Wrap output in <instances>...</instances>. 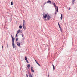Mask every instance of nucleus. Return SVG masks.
<instances>
[{"label": "nucleus", "instance_id": "5701e85b", "mask_svg": "<svg viewBox=\"0 0 77 77\" xmlns=\"http://www.w3.org/2000/svg\"><path fill=\"white\" fill-rule=\"evenodd\" d=\"M32 69H33V67H31V70H32Z\"/></svg>", "mask_w": 77, "mask_h": 77}, {"label": "nucleus", "instance_id": "dca6fc26", "mask_svg": "<svg viewBox=\"0 0 77 77\" xmlns=\"http://www.w3.org/2000/svg\"><path fill=\"white\" fill-rule=\"evenodd\" d=\"M12 42H14V38L13 37H12Z\"/></svg>", "mask_w": 77, "mask_h": 77}, {"label": "nucleus", "instance_id": "7ed1b4c3", "mask_svg": "<svg viewBox=\"0 0 77 77\" xmlns=\"http://www.w3.org/2000/svg\"><path fill=\"white\" fill-rule=\"evenodd\" d=\"M17 44L19 47H21V46H20V45H21V43H19V42H17Z\"/></svg>", "mask_w": 77, "mask_h": 77}, {"label": "nucleus", "instance_id": "4be33fe9", "mask_svg": "<svg viewBox=\"0 0 77 77\" xmlns=\"http://www.w3.org/2000/svg\"><path fill=\"white\" fill-rule=\"evenodd\" d=\"M16 41H18V37H17V38H16Z\"/></svg>", "mask_w": 77, "mask_h": 77}, {"label": "nucleus", "instance_id": "1a4fd4ad", "mask_svg": "<svg viewBox=\"0 0 77 77\" xmlns=\"http://www.w3.org/2000/svg\"><path fill=\"white\" fill-rule=\"evenodd\" d=\"M12 46L14 48V47H15L14 45V42H12Z\"/></svg>", "mask_w": 77, "mask_h": 77}, {"label": "nucleus", "instance_id": "c9c22d12", "mask_svg": "<svg viewBox=\"0 0 77 77\" xmlns=\"http://www.w3.org/2000/svg\"><path fill=\"white\" fill-rule=\"evenodd\" d=\"M48 50H50V49H49Z\"/></svg>", "mask_w": 77, "mask_h": 77}, {"label": "nucleus", "instance_id": "20e7f679", "mask_svg": "<svg viewBox=\"0 0 77 77\" xmlns=\"http://www.w3.org/2000/svg\"><path fill=\"white\" fill-rule=\"evenodd\" d=\"M20 29L18 30L17 31V32L16 34V37H17V35H18V34L19 33H20Z\"/></svg>", "mask_w": 77, "mask_h": 77}, {"label": "nucleus", "instance_id": "e433bc0d", "mask_svg": "<svg viewBox=\"0 0 77 77\" xmlns=\"http://www.w3.org/2000/svg\"><path fill=\"white\" fill-rule=\"evenodd\" d=\"M14 38H15V37H14Z\"/></svg>", "mask_w": 77, "mask_h": 77}, {"label": "nucleus", "instance_id": "9b49d317", "mask_svg": "<svg viewBox=\"0 0 77 77\" xmlns=\"http://www.w3.org/2000/svg\"><path fill=\"white\" fill-rule=\"evenodd\" d=\"M29 77H33V75H32L31 74H29Z\"/></svg>", "mask_w": 77, "mask_h": 77}, {"label": "nucleus", "instance_id": "ddd939ff", "mask_svg": "<svg viewBox=\"0 0 77 77\" xmlns=\"http://www.w3.org/2000/svg\"><path fill=\"white\" fill-rule=\"evenodd\" d=\"M56 9H57V12H58V11H59V10L58 9V7H57Z\"/></svg>", "mask_w": 77, "mask_h": 77}, {"label": "nucleus", "instance_id": "f257e3e1", "mask_svg": "<svg viewBox=\"0 0 77 77\" xmlns=\"http://www.w3.org/2000/svg\"><path fill=\"white\" fill-rule=\"evenodd\" d=\"M47 18L48 20H50L51 17L48 15V14H46L45 13L43 14V18L44 19V21H46V18Z\"/></svg>", "mask_w": 77, "mask_h": 77}, {"label": "nucleus", "instance_id": "cd10ccee", "mask_svg": "<svg viewBox=\"0 0 77 77\" xmlns=\"http://www.w3.org/2000/svg\"><path fill=\"white\" fill-rule=\"evenodd\" d=\"M46 2H45V3H44V5H45V4H46Z\"/></svg>", "mask_w": 77, "mask_h": 77}, {"label": "nucleus", "instance_id": "2f4dec72", "mask_svg": "<svg viewBox=\"0 0 77 77\" xmlns=\"http://www.w3.org/2000/svg\"><path fill=\"white\" fill-rule=\"evenodd\" d=\"M3 48V46H2V48Z\"/></svg>", "mask_w": 77, "mask_h": 77}, {"label": "nucleus", "instance_id": "473e14b6", "mask_svg": "<svg viewBox=\"0 0 77 77\" xmlns=\"http://www.w3.org/2000/svg\"><path fill=\"white\" fill-rule=\"evenodd\" d=\"M20 32H21V33H22V31H20Z\"/></svg>", "mask_w": 77, "mask_h": 77}, {"label": "nucleus", "instance_id": "412c9836", "mask_svg": "<svg viewBox=\"0 0 77 77\" xmlns=\"http://www.w3.org/2000/svg\"><path fill=\"white\" fill-rule=\"evenodd\" d=\"M26 60V62H27L28 63H29V61H28V60Z\"/></svg>", "mask_w": 77, "mask_h": 77}, {"label": "nucleus", "instance_id": "c756f323", "mask_svg": "<svg viewBox=\"0 0 77 77\" xmlns=\"http://www.w3.org/2000/svg\"><path fill=\"white\" fill-rule=\"evenodd\" d=\"M59 28H60V25H59Z\"/></svg>", "mask_w": 77, "mask_h": 77}, {"label": "nucleus", "instance_id": "f8f14e48", "mask_svg": "<svg viewBox=\"0 0 77 77\" xmlns=\"http://www.w3.org/2000/svg\"><path fill=\"white\" fill-rule=\"evenodd\" d=\"M25 60H27V57L26 56L25 57Z\"/></svg>", "mask_w": 77, "mask_h": 77}, {"label": "nucleus", "instance_id": "72a5a7b5", "mask_svg": "<svg viewBox=\"0 0 77 77\" xmlns=\"http://www.w3.org/2000/svg\"><path fill=\"white\" fill-rule=\"evenodd\" d=\"M48 77H49V74H48Z\"/></svg>", "mask_w": 77, "mask_h": 77}, {"label": "nucleus", "instance_id": "4468645a", "mask_svg": "<svg viewBox=\"0 0 77 77\" xmlns=\"http://www.w3.org/2000/svg\"><path fill=\"white\" fill-rule=\"evenodd\" d=\"M19 27L20 29H21L22 28V26L21 25L19 26Z\"/></svg>", "mask_w": 77, "mask_h": 77}, {"label": "nucleus", "instance_id": "393cba45", "mask_svg": "<svg viewBox=\"0 0 77 77\" xmlns=\"http://www.w3.org/2000/svg\"><path fill=\"white\" fill-rule=\"evenodd\" d=\"M22 37L23 38V37L24 36V35H23V34H22Z\"/></svg>", "mask_w": 77, "mask_h": 77}, {"label": "nucleus", "instance_id": "bb28decb", "mask_svg": "<svg viewBox=\"0 0 77 77\" xmlns=\"http://www.w3.org/2000/svg\"><path fill=\"white\" fill-rule=\"evenodd\" d=\"M58 26L60 25L59 24V22H58Z\"/></svg>", "mask_w": 77, "mask_h": 77}, {"label": "nucleus", "instance_id": "9d476101", "mask_svg": "<svg viewBox=\"0 0 77 77\" xmlns=\"http://www.w3.org/2000/svg\"><path fill=\"white\" fill-rule=\"evenodd\" d=\"M53 5L54 6L55 8H56V3H55Z\"/></svg>", "mask_w": 77, "mask_h": 77}, {"label": "nucleus", "instance_id": "c85d7f7f", "mask_svg": "<svg viewBox=\"0 0 77 77\" xmlns=\"http://www.w3.org/2000/svg\"><path fill=\"white\" fill-rule=\"evenodd\" d=\"M52 66H53V67H54V65L53 64H52Z\"/></svg>", "mask_w": 77, "mask_h": 77}, {"label": "nucleus", "instance_id": "7c9ffc66", "mask_svg": "<svg viewBox=\"0 0 77 77\" xmlns=\"http://www.w3.org/2000/svg\"><path fill=\"white\" fill-rule=\"evenodd\" d=\"M11 37L12 38H13V36H12V35H11Z\"/></svg>", "mask_w": 77, "mask_h": 77}, {"label": "nucleus", "instance_id": "a878e982", "mask_svg": "<svg viewBox=\"0 0 77 77\" xmlns=\"http://www.w3.org/2000/svg\"><path fill=\"white\" fill-rule=\"evenodd\" d=\"M26 77H29L28 76V75H27V74H26Z\"/></svg>", "mask_w": 77, "mask_h": 77}, {"label": "nucleus", "instance_id": "0eeeda50", "mask_svg": "<svg viewBox=\"0 0 77 77\" xmlns=\"http://www.w3.org/2000/svg\"><path fill=\"white\" fill-rule=\"evenodd\" d=\"M75 1V0H72V3L73 5H74V3Z\"/></svg>", "mask_w": 77, "mask_h": 77}, {"label": "nucleus", "instance_id": "39448f33", "mask_svg": "<svg viewBox=\"0 0 77 77\" xmlns=\"http://www.w3.org/2000/svg\"><path fill=\"white\" fill-rule=\"evenodd\" d=\"M46 3H50V4H51V1L48 0V1L46 2Z\"/></svg>", "mask_w": 77, "mask_h": 77}, {"label": "nucleus", "instance_id": "b1692460", "mask_svg": "<svg viewBox=\"0 0 77 77\" xmlns=\"http://www.w3.org/2000/svg\"><path fill=\"white\" fill-rule=\"evenodd\" d=\"M52 4H54V3H54V2H52Z\"/></svg>", "mask_w": 77, "mask_h": 77}, {"label": "nucleus", "instance_id": "6e6552de", "mask_svg": "<svg viewBox=\"0 0 77 77\" xmlns=\"http://www.w3.org/2000/svg\"><path fill=\"white\" fill-rule=\"evenodd\" d=\"M27 66L28 68H30V64H28V65H27Z\"/></svg>", "mask_w": 77, "mask_h": 77}, {"label": "nucleus", "instance_id": "f3484780", "mask_svg": "<svg viewBox=\"0 0 77 77\" xmlns=\"http://www.w3.org/2000/svg\"><path fill=\"white\" fill-rule=\"evenodd\" d=\"M31 71H32V72H35V71H34V70H33V69L31 70Z\"/></svg>", "mask_w": 77, "mask_h": 77}, {"label": "nucleus", "instance_id": "f03ea898", "mask_svg": "<svg viewBox=\"0 0 77 77\" xmlns=\"http://www.w3.org/2000/svg\"><path fill=\"white\" fill-rule=\"evenodd\" d=\"M23 27L24 30H26V21L25 20H23Z\"/></svg>", "mask_w": 77, "mask_h": 77}, {"label": "nucleus", "instance_id": "6ab92c4d", "mask_svg": "<svg viewBox=\"0 0 77 77\" xmlns=\"http://www.w3.org/2000/svg\"><path fill=\"white\" fill-rule=\"evenodd\" d=\"M60 31H61V32H62V28H61V27H60Z\"/></svg>", "mask_w": 77, "mask_h": 77}, {"label": "nucleus", "instance_id": "a211bd4d", "mask_svg": "<svg viewBox=\"0 0 77 77\" xmlns=\"http://www.w3.org/2000/svg\"><path fill=\"white\" fill-rule=\"evenodd\" d=\"M11 5H13V2H11Z\"/></svg>", "mask_w": 77, "mask_h": 77}, {"label": "nucleus", "instance_id": "2eb2a0df", "mask_svg": "<svg viewBox=\"0 0 77 77\" xmlns=\"http://www.w3.org/2000/svg\"><path fill=\"white\" fill-rule=\"evenodd\" d=\"M62 18H63L62 14H61V17H60V18L61 20H62Z\"/></svg>", "mask_w": 77, "mask_h": 77}, {"label": "nucleus", "instance_id": "423d86ee", "mask_svg": "<svg viewBox=\"0 0 77 77\" xmlns=\"http://www.w3.org/2000/svg\"><path fill=\"white\" fill-rule=\"evenodd\" d=\"M35 61L36 62V63H37V65H39V66H41V65H40L39 64V63H38V61H36V59H35Z\"/></svg>", "mask_w": 77, "mask_h": 77}, {"label": "nucleus", "instance_id": "aec40b11", "mask_svg": "<svg viewBox=\"0 0 77 77\" xmlns=\"http://www.w3.org/2000/svg\"><path fill=\"white\" fill-rule=\"evenodd\" d=\"M53 70L54 71V69H55V67H53Z\"/></svg>", "mask_w": 77, "mask_h": 77}, {"label": "nucleus", "instance_id": "f704fd0d", "mask_svg": "<svg viewBox=\"0 0 77 77\" xmlns=\"http://www.w3.org/2000/svg\"><path fill=\"white\" fill-rule=\"evenodd\" d=\"M69 10H70V8H69Z\"/></svg>", "mask_w": 77, "mask_h": 77}]
</instances>
